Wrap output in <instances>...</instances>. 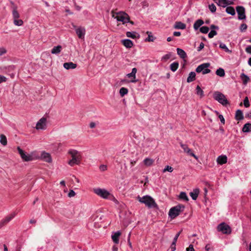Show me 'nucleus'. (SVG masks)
<instances>
[{"instance_id":"nucleus-1","label":"nucleus","mask_w":251,"mask_h":251,"mask_svg":"<svg viewBox=\"0 0 251 251\" xmlns=\"http://www.w3.org/2000/svg\"><path fill=\"white\" fill-rule=\"evenodd\" d=\"M68 153L71 155L72 159L68 162V164L73 166L75 164H79L81 156L79 152L75 150H70Z\"/></svg>"},{"instance_id":"nucleus-2","label":"nucleus","mask_w":251,"mask_h":251,"mask_svg":"<svg viewBox=\"0 0 251 251\" xmlns=\"http://www.w3.org/2000/svg\"><path fill=\"white\" fill-rule=\"evenodd\" d=\"M185 206L183 204H179L176 206L172 207L169 212V216L171 219H175L178 216L181 212L184 211Z\"/></svg>"},{"instance_id":"nucleus-3","label":"nucleus","mask_w":251,"mask_h":251,"mask_svg":"<svg viewBox=\"0 0 251 251\" xmlns=\"http://www.w3.org/2000/svg\"><path fill=\"white\" fill-rule=\"evenodd\" d=\"M138 199L140 202L145 203L146 205L150 208L157 207V204L151 196L147 195L143 197L138 196Z\"/></svg>"},{"instance_id":"nucleus-4","label":"nucleus","mask_w":251,"mask_h":251,"mask_svg":"<svg viewBox=\"0 0 251 251\" xmlns=\"http://www.w3.org/2000/svg\"><path fill=\"white\" fill-rule=\"evenodd\" d=\"M17 150L21 158L24 161H30L37 158L34 152H31L30 154H27L25 151L21 149L20 147H18Z\"/></svg>"},{"instance_id":"nucleus-5","label":"nucleus","mask_w":251,"mask_h":251,"mask_svg":"<svg viewBox=\"0 0 251 251\" xmlns=\"http://www.w3.org/2000/svg\"><path fill=\"white\" fill-rule=\"evenodd\" d=\"M213 98L223 105L225 106L229 103L225 96L219 91L214 92L213 94Z\"/></svg>"},{"instance_id":"nucleus-6","label":"nucleus","mask_w":251,"mask_h":251,"mask_svg":"<svg viewBox=\"0 0 251 251\" xmlns=\"http://www.w3.org/2000/svg\"><path fill=\"white\" fill-rule=\"evenodd\" d=\"M94 193L103 199H110L109 197H113L110 193L104 189L96 188L94 189Z\"/></svg>"},{"instance_id":"nucleus-7","label":"nucleus","mask_w":251,"mask_h":251,"mask_svg":"<svg viewBox=\"0 0 251 251\" xmlns=\"http://www.w3.org/2000/svg\"><path fill=\"white\" fill-rule=\"evenodd\" d=\"M210 64L209 63H203L196 68V71L197 73L202 72L203 75L208 74L211 72V70L208 68L210 66Z\"/></svg>"},{"instance_id":"nucleus-8","label":"nucleus","mask_w":251,"mask_h":251,"mask_svg":"<svg viewBox=\"0 0 251 251\" xmlns=\"http://www.w3.org/2000/svg\"><path fill=\"white\" fill-rule=\"evenodd\" d=\"M217 229L219 231H221L223 233L226 234H230L231 232L230 227L225 223H222L219 225Z\"/></svg>"},{"instance_id":"nucleus-9","label":"nucleus","mask_w":251,"mask_h":251,"mask_svg":"<svg viewBox=\"0 0 251 251\" xmlns=\"http://www.w3.org/2000/svg\"><path fill=\"white\" fill-rule=\"evenodd\" d=\"M117 20L123 22V24H126L129 22V16L125 12L120 13L116 16Z\"/></svg>"},{"instance_id":"nucleus-10","label":"nucleus","mask_w":251,"mask_h":251,"mask_svg":"<svg viewBox=\"0 0 251 251\" xmlns=\"http://www.w3.org/2000/svg\"><path fill=\"white\" fill-rule=\"evenodd\" d=\"M236 9L238 15V19L240 20L245 19L246 17L245 8L242 6H237Z\"/></svg>"},{"instance_id":"nucleus-11","label":"nucleus","mask_w":251,"mask_h":251,"mask_svg":"<svg viewBox=\"0 0 251 251\" xmlns=\"http://www.w3.org/2000/svg\"><path fill=\"white\" fill-rule=\"evenodd\" d=\"M47 119L45 117H42L37 123L36 128L39 129H45L47 127L46 125Z\"/></svg>"},{"instance_id":"nucleus-12","label":"nucleus","mask_w":251,"mask_h":251,"mask_svg":"<svg viewBox=\"0 0 251 251\" xmlns=\"http://www.w3.org/2000/svg\"><path fill=\"white\" fill-rule=\"evenodd\" d=\"M181 148L184 151L190 156L194 157L196 160L198 159V157L196 156L192 151V150L189 149L188 146L186 144H183L182 143L180 144Z\"/></svg>"},{"instance_id":"nucleus-13","label":"nucleus","mask_w":251,"mask_h":251,"mask_svg":"<svg viewBox=\"0 0 251 251\" xmlns=\"http://www.w3.org/2000/svg\"><path fill=\"white\" fill-rule=\"evenodd\" d=\"M85 31V28L84 27L79 26L76 28L75 32L79 38L83 39L84 38Z\"/></svg>"},{"instance_id":"nucleus-14","label":"nucleus","mask_w":251,"mask_h":251,"mask_svg":"<svg viewBox=\"0 0 251 251\" xmlns=\"http://www.w3.org/2000/svg\"><path fill=\"white\" fill-rule=\"evenodd\" d=\"M41 158L45 161L50 163L52 161V159L50 154L49 153L45 151H43L41 153Z\"/></svg>"},{"instance_id":"nucleus-15","label":"nucleus","mask_w":251,"mask_h":251,"mask_svg":"<svg viewBox=\"0 0 251 251\" xmlns=\"http://www.w3.org/2000/svg\"><path fill=\"white\" fill-rule=\"evenodd\" d=\"M77 66L76 64L72 62H66L63 64V67L67 70L75 69Z\"/></svg>"},{"instance_id":"nucleus-16","label":"nucleus","mask_w":251,"mask_h":251,"mask_svg":"<svg viewBox=\"0 0 251 251\" xmlns=\"http://www.w3.org/2000/svg\"><path fill=\"white\" fill-rule=\"evenodd\" d=\"M227 157L226 155H220L218 157L217 162L218 164L223 165L227 162Z\"/></svg>"},{"instance_id":"nucleus-17","label":"nucleus","mask_w":251,"mask_h":251,"mask_svg":"<svg viewBox=\"0 0 251 251\" xmlns=\"http://www.w3.org/2000/svg\"><path fill=\"white\" fill-rule=\"evenodd\" d=\"M122 43L127 48H131L133 46V42L128 39L122 40Z\"/></svg>"},{"instance_id":"nucleus-18","label":"nucleus","mask_w":251,"mask_h":251,"mask_svg":"<svg viewBox=\"0 0 251 251\" xmlns=\"http://www.w3.org/2000/svg\"><path fill=\"white\" fill-rule=\"evenodd\" d=\"M235 119L237 121H241V120H243L244 116H243V112H242V110H241L240 109H238L236 111Z\"/></svg>"},{"instance_id":"nucleus-19","label":"nucleus","mask_w":251,"mask_h":251,"mask_svg":"<svg viewBox=\"0 0 251 251\" xmlns=\"http://www.w3.org/2000/svg\"><path fill=\"white\" fill-rule=\"evenodd\" d=\"M200 193L199 189H195L193 192L190 193V195L193 200H196Z\"/></svg>"},{"instance_id":"nucleus-20","label":"nucleus","mask_w":251,"mask_h":251,"mask_svg":"<svg viewBox=\"0 0 251 251\" xmlns=\"http://www.w3.org/2000/svg\"><path fill=\"white\" fill-rule=\"evenodd\" d=\"M186 25L181 22H176L174 25L176 29H184L186 28Z\"/></svg>"},{"instance_id":"nucleus-21","label":"nucleus","mask_w":251,"mask_h":251,"mask_svg":"<svg viewBox=\"0 0 251 251\" xmlns=\"http://www.w3.org/2000/svg\"><path fill=\"white\" fill-rule=\"evenodd\" d=\"M62 49V47L60 45H58L57 46H55L52 49V50H51V53L52 54H59L61 52Z\"/></svg>"},{"instance_id":"nucleus-22","label":"nucleus","mask_w":251,"mask_h":251,"mask_svg":"<svg viewBox=\"0 0 251 251\" xmlns=\"http://www.w3.org/2000/svg\"><path fill=\"white\" fill-rule=\"evenodd\" d=\"M240 78L242 80V83L244 85H246L250 80L249 77L244 73L241 74Z\"/></svg>"},{"instance_id":"nucleus-23","label":"nucleus","mask_w":251,"mask_h":251,"mask_svg":"<svg viewBox=\"0 0 251 251\" xmlns=\"http://www.w3.org/2000/svg\"><path fill=\"white\" fill-rule=\"evenodd\" d=\"M204 24V22L201 19L197 20L194 24V28L195 30H198L201 25Z\"/></svg>"},{"instance_id":"nucleus-24","label":"nucleus","mask_w":251,"mask_h":251,"mask_svg":"<svg viewBox=\"0 0 251 251\" xmlns=\"http://www.w3.org/2000/svg\"><path fill=\"white\" fill-rule=\"evenodd\" d=\"M177 53L182 59H185L187 57V54L184 50L180 48L176 49Z\"/></svg>"},{"instance_id":"nucleus-25","label":"nucleus","mask_w":251,"mask_h":251,"mask_svg":"<svg viewBox=\"0 0 251 251\" xmlns=\"http://www.w3.org/2000/svg\"><path fill=\"white\" fill-rule=\"evenodd\" d=\"M121 235V232L120 231H117L114 233V235H112V239L113 241L115 244H118L119 242V237Z\"/></svg>"},{"instance_id":"nucleus-26","label":"nucleus","mask_w":251,"mask_h":251,"mask_svg":"<svg viewBox=\"0 0 251 251\" xmlns=\"http://www.w3.org/2000/svg\"><path fill=\"white\" fill-rule=\"evenodd\" d=\"M242 131L245 133L251 132V124L248 123L243 126Z\"/></svg>"},{"instance_id":"nucleus-27","label":"nucleus","mask_w":251,"mask_h":251,"mask_svg":"<svg viewBox=\"0 0 251 251\" xmlns=\"http://www.w3.org/2000/svg\"><path fill=\"white\" fill-rule=\"evenodd\" d=\"M196 73L194 72H190L187 78V82L188 83H190L194 81L196 79Z\"/></svg>"},{"instance_id":"nucleus-28","label":"nucleus","mask_w":251,"mask_h":251,"mask_svg":"<svg viewBox=\"0 0 251 251\" xmlns=\"http://www.w3.org/2000/svg\"><path fill=\"white\" fill-rule=\"evenodd\" d=\"M16 215L15 213H12L10 215L5 217L2 221V222L3 224H6L10 221Z\"/></svg>"},{"instance_id":"nucleus-29","label":"nucleus","mask_w":251,"mask_h":251,"mask_svg":"<svg viewBox=\"0 0 251 251\" xmlns=\"http://www.w3.org/2000/svg\"><path fill=\"white\" fill-rule=\"evenodd\" d=\"M226 11L227 14H229L232 16L235 15V11L233 7L227 6L226 8Z\"/></svg>"},{"instance_id":"nucleus-30","label":"nucleus","mask_w":251,"mask_h":251,"mask_svg":"<svg viewBox=\"0 0 251 251\" xmlns=\"http://www.w3.org/2000/svg\"><path fill=\"white\" fill-rule=\"evenodd\" d=\"M179 63L178 62H174L170 65V69L173 72H175L178 69Z\"/></svg>"},{"instance_id":"nucleus-31","label":"nucleus","mask_w":251,"mask_h":251,"mask_svg":"<svg viewBox=\"0 0 251 251\" xmlns=\"http://www.w3.org/2000/svg\"><path fill=\"white\" fill-rule=\"evenodd\" d=\"M216 74L220 77H224L225 75V70L223 68H220L216 70Z\"/></svg>"},{"instance_id":"nucleus-32","label":"nucleus","mask_w":251,"mask_h":251,"mask_svg":"<svg viewBox=\"0 0 251 251\" xmlns=\"http://www.w3.org/2000/svg\"><path fill=\"white\" fill-rule=\"evenodd\" d=\"M136 73L137 69L136 68H134L132 69L131 72L127 74L126 75L128 78L133 77L134 79H135Z\"/></svg>"},{"instance_id":"nucleus-33","label":"nucleus","mask_w":251,"mask_h":251,"mask_svg":"<svg viewBox=\"0 0 251 251\" xmlns=\"http://www.w3.org/2000/svg\"><path fill=\"white\" fill-rule=\"evenodd\" d=\"M196 94L198 96H200L201 98H202L204 96L203 91L201 89L199 85H198L196 89Z\"/></svg>"},{"instance_id":"nucleus-34","label":"nucleus","mask_w":251,"mask_h":251,"mask_svg":"<svg viewBox=\"0 0 251 251\" xmlns=\"http://www.w3.org/2000/svg\"><path fill=\"white\" fill-rule=\"evenodd\" d=\"M153 160L149 158H147L144 160V164L147 166H151L153 163Z\"/></svg>"},{"instance_id":"nucleus-35","label":"nucleus","mask_w":251,"mask_h":251,"mask_svg":"<svg viewBox=\"0 0 251 251\" xmlns=\"http://www.w3.org/2000/svg\"><path fill=\"white\" fill-rule=\"evenodd\" d=\"M0 143L3 146L6 145L7 142V139H6V136L4 134H1L0 136Z\"/></svg>"},{"instance_id":"nucleus-36","label":"nucleus","mask_w":251,"mask_h":251,"mask_svg":"<svg viewBox=\"0 0 251 251\" xmlns=\"http://www.w3.org/2000/svg\"><path fill=\"white\" fill-rule=\"evenodd\" d=\"M136 34H138L136 32H130V31H127L126 32V35L127 37L132 38V39H135L136 38Z\"/></svg>"},{"instance_id":"nucleus-37","label":"nucleus","mask_w":251,"mask_h":251,"mask_svg":"<svg viewBox=\"0 0 251 251\" xmlns=\"http://www.w3.org/2000/svg\"><path fill=\"white\" fill-rule=\"evenodd\" d=\"M128 89L125 87H122L120 89L119 93L120 96L123 97L128 93Z\"/></svg>"},{"instance_id":"nucleus-38","label":"nucleus","mask_w":251,"mask_h":251,"mask_svg":"<svg viewBox=\"0 0 251 251\" xmlns=\"http://www.w3.org/2000/svg\"><path fill=\"white\" fill-rule=\"evenodd\" d=\"M179 197L180 199L186 201H189V199L186 195V193L184 192H180Z\"/></svg>"},{"instance_id":"nucleus-39","label":"nucleus","mask_w":251,"mask_h":251,"mask_svg":"<svg viewBox=\"0 0 251 251\" xmlns=\"http://www.w3.org/2000/svg\"><path fill=\"white\" fill-rule=\"evenodd\" d=\"M219 47L221 49L224 50L226 52H228V53H231V50H229L228 49V48L226 47V46L225 44H224V43H222L220 42V43Z\"/></svg>"},{"instance_id":"nucleus-40","label":"nucleus","mask_w":251,"mask_h":251,"mask_svg":"<svg viewBox=\"0 0 251 251\" xmlns=\"http://www.w3.org/2000/svg\"><path fill=\"white\" fill-rule=\"evenodd\" d=\"M147 33L148 34V37L145 39V41L147 42H153L155 38L151 35V33L149 31H147Z\"/></svg>"},{"instance_id":"nucleus-41","label":"nucleus","mask_w":251,"mask_h":251,"mask_svg":"<svg viewBox=\"0 0 251 251\" xmlns=\"http://www.w3.org/2000/svg\"><path fill=\"white\" fill-rule=\"evenodd\" d=\"M216 4L219 6L223 7V5H225L226 0H213Z\"/></svg>"},{"instance_id":"nucleus-42","label":"nucleus","mask_w":251,"mask_h":251,"mask_svg":"<svg viewBox=\"0 0 251 251\" xmlns=\"http://www.w3.org/2000/svg\"><path fill=\"white\" fill-rule=\"evenodd\" d=\"M12 16L14 19H19L20 17L19 13H18V11L17 10L16 8H15L13 9L12 11Z\"/></svg>"},{"instance_id":"nucleus-43","label":"nucleus","mask_w":251,"mask_h":251,"mask_svg":"<svg viewBox=\"0 0 251 251\" xmlns=\"http://www.w3.org/2000/svg\"><path fill=\"white\" fill-rule=\"evenodd\" d=\"M209 28L208 26H202V27H200V32L202 33H204V34H206V33H208V32L209 31Z\"/></svg>"},{"instance_id":"nucleus-44","label":"nucleus","mask_w":251,"mask_h":251,"mask_svg":"<svg viewBox=\"0 0 251 251\" xmlns=\"http://www.w3.org/2000/svg\"><path fill=\"white\" fill-rule=\"evenodd\" d=\"M14 24L17 26H21L23 25V21L21 19H14Z\"/></svg>"},{"instance_id":"nucleus-45","label":"nucleus","mask_w":251,"mask_h":251,"mask_svg":"<svg viewBox=\"0 0 251 251\" xmlns=\"http://www.w3.org/2000/svg\"><path fill=\"white\" fill-rule=\"evenodd\" d=\"M208 8H209L210 11L212 13H214L216 11V7L215 5V4L213 3H211V4H209L208 6Z\"/></svg>"},{"instance_id":"nucleus-46","label":"nucleus","mask_w":251,"mask_h":251,"mask_svg":"<svg viewBox=\"0 0 251 251\" xmlns=\"http://www.w3.org/2000/svg\"><path fill=\"white\" fill-rule=\"evenodd\" d=\"M217 34V32L215 30H211L208 34V37L209 38H213L214 36Z\"/></svg>"},{"instance_id":"nucleus-47","label":"nucleus","mask_w":251,"mask_h":251,"mask_svg":"<svg viewBox=\"0 0 251 251\" xmlns=\"http://www.w3.org/2000/svg\"><path fill=\"white\" fill-rule=\"evenodd\" d=\"M244 104L246 107H249L250 106V102L247 97H246L244 100Z\"/></svg>"},{"instance_id":"nucleus-48","label":"nucleus","mask_w":251,"mask_h":251,"mask_svg":"<svg viewBox=\"0 0 251 251\" xmlns=\"http://www.w3.org/2000/svg\"><path fill=\"white\" fill-rule=\"evenodd\" d=\"M247 25L246 24H242L240 26L241 31H245L247 28Z\"/></svg>"},{"instance_id":"nucleus-49","label":"nucleus","mask_w":251,"mask_h":251,"mask_svg":"<svg viewBox=\"0 0 251 251\" xmlns=\"http://www.w3.org/2000/svg\"><path fill=\"white\" fill-rule=\"evenodd\" d=\"M166 171H168L169 172H172L173 171V168L170 166H167L165 167V168L163 170V172H165Z\"/></svg>"},{"instance_id":"nucleus-50","label":"nucleus","mask_w":251,"mask_h":251,"mask_svg":"<svg viewBox=\"0 0 251 251\" xmlns=\"http://www.w3.org/2000/svg\"><path fill=\"white\" fill-rule=\"evenodd\" d=\"M176 242H175L174 240L171 245V251H175L176 250Z\"/></svg>"},{"instance_id":"nucleus-51","label":"nucleus","mask_w":251,"mask_h":251,"mask_svg":"<svg viewBox=\"0 0 251 251\" xmlns=\"http://www.w3.org/2000/svg\"><path fill=\"white\" fill-rule=\"evenodd\" d=\"M182 231V229H181L178 233H177L176 234V235H175L173 240L175 241V242H176L177 241V240L179 237V236L180 235V234H181V232Z\"/></svg>"},{"instance_id":"nucleus-52","label":"nucleus","mask_w":251,"mask_h":251,"mask_svg":"<svg viewBox=\"0 0 251 251\" xmlns=\"http://www.w3.org/2000/svg\"><path fill=\"white\" fill-rule=\"evenodd\" d=\"M75 192L73 190H71L68 193V197L70 198H71V197H74L75 196Z\"/></svg>"},{"instance_id":"nucleus-53","label":"nucleus","mask_w":251,"mask_h":251,"mask_svg":"<svg viewBox=\"0 0 251 251\" xmlns=\"http://www.w3.org/2000/svg\"><path fill=\"white\" fill-rule=\"evenodd\" d=\"M171 56V53L166 54L162 57V59L167 60L170 58Z\"/></svg>"},{"instance_id":"nucleus-54","label":"nucleus","mask_w":251,"mask_h":251,"mask_svg":"<svg viewBox=\"0 0 251 251\" xmlns=\"http://www.w3.org/2000/svg\"><path fill=\"white\" fill-rule=\"evenodd\" d=\"M218 117H219V118L221 122L223 124H225V118H224V116L222 115H221V114H219Z\"/></svg>"},{"instance_id":"nucleus-55","label":"nucleus","mask_w":251,"mask_h":251,"mask_svg":"<svg viewBox=\"0 0 251 251\" xmlns=\"http://www.w3.org/2000/svg\"><path fill=\"white\" fill-rule=\"evenodd\" d=\"M6 52V50L4 48H0V55L1 56L3 54H5Z\"/></svg>"},{"instance_id":"nucleus-56","label":"nucleus","mask_w":251,"mask_h":251,"mask_svg":"<svg viewBox=\"0 0 251 251\" xmlns=\"http://www.w3.org/2000/svg\"><path fill=\"white\" fill-rule=\"evenodd\" d=\"M100 170L102 172L105 171L107 170V166L105 165H101L100 166Z\"/></svg>"},{"instance_id":"nucleus-57","label":"nucleus","mask_w":251,"mask_h":251,"mask_svg":"<svg viewBox=\"0 0 251 251\" xmlns=\"http://www.w3.org/2000/svg\"><path fill=\"white\" fill-rule=\"evenodd\" d=\"M6 81V77L0 75V84L2 82H5Z\"/></svg>"},{"instance_id":"nucleus-58","label":"nucleus","mask_w":251,"mask_h":251,"mask_svg":"<svg viewBox=\"0 0 251 251\" xmlns=\"http://www.w3.org/2000/svg\"><path fill=\"white\" fill-rule=\"evenodd\" d=\"M233 4V1H230L228 0H226V4H225V5H223V7H226L227 5H231Z\"/></svg>"},{"instance_id":"nucleus-59","label":"nucleus","mask_w":251,"mask_h":251,"mask_svg":"<svg viewBox=\"0 0 251 251\" xmlns=\"http://www.w3.org/2000/svg\"><path fill=\"white\" fill-rule=\"evenodd\" d=\"M186 251H195L193 246L192 245H190L189 247L186 249Z\"/></svg>"},{"instance_id":"nucleus-60","label":"nucleus","mask_w":251,"mask_h":251,"mask_svg":"<svg viewBox=\"0 0 251 251\" xmlns=\"http://www.w3.org/2000/svg\"><path fill=\"white\" fill-rule=\"evenodd\" d=\"M204 45L202 42H201L199 47L198 48V51H200L204 48Z\"/></svg>"},{"instance_id":"nucleus-61","label":"nucleus","mask_w":251,"mask_h":251,"mask_svg":"<svg viewBox=\"0 0 251 251\" xmlns=\"http://www.w3.org/2000/svg\"><path fill=\"white\" fill-rule=\"evenodd\" d=\"M210 28L211 29V30H214V29L218 30L219 29L218 26L215 25H211L210 26Z\"/></svg>"},{"instance_id":"nucleus-62","label":"nucleus","mask_w":251,"mask_h":251,"mask_svg":"<svg viewBox=\"0 0 251 251\" xmlns=\"http://www.w3.org/2000/svg\"><path fill=\"white\" fill-rule=\"evenodd\" d=\"M246 51L251 54V46H249L246 48Z\"/></svg>"},{"instance_id":"nucleus-63","label":"nucleus","mask_w":251,"mask_h":251,"mask_svg":"<svg viewBox=\"0 0 251 251\" xmlns=\"http://www.w3.org/2000/svg\"><path fill=\"white\" fill-rule=\"evenodd\" d=\"M173 35L175 36H179L181 35V33L179 31H175L173 33Z\"/></svg>"},{"instance_id":"nucleus-64","label":"nucleus","mask_w":251,"mask_h":251,"mask_svg":"<svg viewBox=\"0 0 251 251\" xmlns=\"http://www.w3.org/2000/svg\"><path fill=\"white\" fill-rule=\"evenodd\" d=\"M89 126L91 128H93L96 126V124L94 122H91Z\"/></svg>"}]
</instances>
